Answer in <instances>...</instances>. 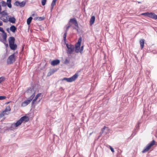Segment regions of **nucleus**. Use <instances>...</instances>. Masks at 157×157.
Wrapping results in <instances>:
<instances>
[{"label": "nucleus", "instance_id": "f257e3e1", "mask_svg": "<svg viewBox=\"0 0 157 157\" xmlns=\"http://www.w3.org/2000/svg\"><path fill=\"white\" fill-rule=\"evenodd\" d=\"M29 120V118L28 117L24 116L21 117L15 123L9 124L8 126L5 127L4 129L5 131H12L15 129L16 127H18L21 124L22 122L25 121V122L28 121Z\"/></svg>", "mask_w": 157, "mask_h": 157}, {"label": "nucleus", "instance_id": "5701e85b", "mask_svg": "<svg viewBox=\"0 0 157 157\" xmlns=\"http://www.w3.org/2000/svg\"><path fill=\"white\" fill-rule=\"evenodd\" d=\"M26 2L25 1H23L21 2H20V6L21 7H23L25 5Z\"/></svg>", "mask_w": 157, "mask_h": 157}, {"label": "nucleus", "instance_id": "2f4dec72", "mask_svg": "<svg viewBox=\"0 0 157 157\" xmlns=\"http://www.w3.org/2000/svg\"><path fill=\"white\" fill-rule=\"evenodd\" d=\"M11 110V109L10 107V106H8L6 107V109L5 110L6 111V112L7 111H10Z\"/></svg>", "mask_w": 157, "mask_h": 157}, {"label": "nucleus", "instance_id": "4be33fe9", "mask_svg": "<svg viewBox=\"0 0 157 157\" xmlns=\"http://www.w3.org/2000/svg\"><path fill=\"white\" fill-rule=\"evenodd\" d=\"M33 19V18L32 17H29L27 19V23L28 25H29L32 21V20Z\"/></svg>", "mask_w": 157, "mask_h": 157}, {"label": "nucleus", "instance_id": "4c0bfd02", "mask_svg": "<svg viewBox=\"0 0 157 157\" xmlns=\"http://www.w3.org/2000/svg\"><path fill=\"white\" fill-rule=\"evenodd\" d=\"M1 41L3 42L4 44L6 43L7 42L6 39H3V40H1Z\"/></svg>", "mask_w": 157, "mask_h": 157}, {"label": "nucleus", "instance_id": "dca6fc26", "mask_svg": "<svg viewBox=\"0 0 157 157\" xmlns=\"http://www.w3.org/2000/svg\"><path fill=\"white\" fill-rule=\"evenodd\" d=\"M95 20V17L94 16H92L90 19V24L91 25H92L94 22V21Z\"/></svg>", "mask_w": 157, "mask_h": 157}, {"label": "nucleus", "instance_id": "393cba45", "mask_svg": "<svg viewBox=\"0 0 157 157\" xmlns=\"http://www.w3.org/2000/svg\"><path fill=\"white\" fill-rule=\"evenodd\" d=\"M71 26V25L69 23H68L67 24V25H66V30L65 31V32H67L68 29L70 28V27Z\"/></svg>", "mask_w": 157, "mask_h": 157}, {"label": "nucleus", "instance_id": "7ed1b4c3", "mask_svg": "<svg viewBox=\"0 0 157 157\" xmlns=\"http://www.w3.org/2000/svg\"><path fill=\"white\" fill-rule=\"evenodd\" d=\"M66 46L67 48L66 51L67 53L68 54H71L75 50V47L72 45H69L66 44Z\"/></svg>", "mask_w": 157, "mask_h": 157}, {"label": "nucleus", "instance_id": "c85d7f7f", "mask_svg": "<svg viewBox=\"0 0 157 157\" xmlns=\"http://www.w3.org/2000/svg\"><path fill=\"white\" fill-rule=\"evenodd\" d=\"M55 72V71H54V70L50 71L48 73V76H50L51 75L53 74Z\"/></svg>", "mask_w": 157, "mask_h": 157}, {"label": "nucleus", "instance_id": "8fccbe9b", "mask_svg": "<svg viewBox=\"0 0 157 157\" xmlns=\"http://www.w3.org/2000/svg\"><path fill=\"white\" fill-rule=\"evenodd\" d=\"M74 29H75L77 31H78V29H76V28H75H75H74Z\"/></svg>", "mask_w": 157, "mask_h": 157}, {"label": "nucleus", "instance_id": "7c9ffc66", "mask_svg": "<svg viewBox=\"0 0 157 157\" xmlns=\"http://www.w3.org/2000/svg\"><path fill=\"white\" fill-rule=\"evenodd\" d=\"M75 51L76 53H78L79 52L80 47H77L76 48V47H75Z\"/></svg>", "mask_w": 157, "mask_h": 157}, {"label": "nucleus", "instance_id": "f3484780", "mask_svg": "<svg viewBox=\"0 0 157 157\" xmlns=\"http://www.w3.org/2000/svg\"><path fill=\"white\" fill-rule=\"evenodd\" d=\"M144 40L143 39H141L140 41V44L141 49H142L144 47Z\"/></svg>", "mask_w": 157, "mask_h": 157}, {"label": "nucleus", "instance_id": "49530a36", "mask_svg": "<svg viewBox=\"0 0 157 157\" xmlns=\"http://www.w3.org/2000/svg\"><path fill=\"white\" fill-rule=\"evenodd\" d=\"M2 10V7H1V5H0V12Z\"/></svg>", "mask_w": 157, "mask_h": 157}, {"label": "nucleus", "instance_id": "f704fd0d", "mask_svg": "<svg viewBox=\"0 0 157 157\" xmlns=\"http://www.w3.org/2000/svg\"><path fill=\"white\" fill-rule=\"evenodd\" d=\"M20 2L18 1H16L14 3V5L15 6H20Z\"/></svg>", "mask_w": 157, "mask_h": 157}, {"label": "nucleus", "instance_id": "20e7f679", "mask_svg": "<svg viewBox=\"0 0 157 157\" xmlns=\"http://www.w3.org/2000/svg\"><path fill=\"white\" fill-rule=\"evenodd\" d=\"M155 143V140H153L147 145L144 149L142 151V152L144 153L148 151L150 149L151 147Z\"/></svg>", "mask_w": 157, "mask_h": 157}, {"label": "nucleus", "instance_id": "ddd939ff", "mask_svg": "<svg viewBox=\"0 0 157 157\" xmlns=\"http://www.w3.org/2000/svg\"><path fill=\"white\" fill-rule=\"evenodd\" d=\"M9 46L11 49L15 50L17 48V45L14 43L10 44Z\"/></svg>", "mask_w": 157, "mask_h": 157}, {"label": "nucleus", "instance_id": "6e6d98bb", "mask_svg": "<svg viewBox=\"0 0 157 157\" xmlns=\"http://www.w3.org/2000/svg\"><path fill=\"white\" fill-rule=\"evenodd\" d=\"M140 3V2H138V3Z\"/></svg>", "mask_w": 157, "mask_h": 157}, {"label": "nucleus", "instance_id": "b1692460", "mask_svg": "<svg viewBox=\"0 0 157 157\" xmlns=\"http://www.w3.org/2000/svg\"><path fill=\"white\" fill-rule=\"evenodd\" d=\"M105 129H108V127H106L105 126H104V128L101 129V131L100 132L101 135L104 132V131L105 130Z\"/></svg>", "mask_w": 157, "mask_h": 157}, {"label": "nucleus", "instance_id": "de8ad7c7", "mask_svg": "<svg viewBox=\"0 0 157 157\" xmlns=\"http://www.w3.org/2000/svg\"><path fill=\"white\" fill-rule=\"evenodd\" d=\"M10 101H8L6 102V104H8L10 103Z\"/></svg>", "mask_w": 157, "mask_h": 157}, {"label": "nucleus", "instance_id": "c756f323", "mask_svg": "<svg viewBox=\"0 0 157 157\" xmlns=\"http://www.w3.org/2000/svg\"><path fill=\"white\" fill-rule=\"evenodd\" d=\"M0 13L2 15H7V13L5 11H2V12L1 11Z\"/></svg>", "mask_w": 157, "mask_h": 157}, {"label": "nucleus", "instance_id": "1a4fd4ad", "mask_svg": "<svg viewBox=\"0 0 157 157\" xmlns=\"http://www.w3.org/2000/svg\"><path fill=\"white\" fill-rule=\"evenodd\" d=\"M69 22L72 23L75 26L78 28V22L75 18L71 19L70 20Z\"/></svg>", "mask_w": 157, "mask_h": 157}, {"label": "nucleus", "instance_id": "0eeeda50", "mask_svg": "<svg viewBox=\"0 0 157 157\" xmlns=\"http://www.w3.org/2000/svg\"><path fill=\"white\" fill-rule=\"evenodd\" d=\"M33 98V96H30V97L27 100L22 102L21 104V106L24 107L28 104H29L32 101Z\"/></svg>", "mask_w": 157, "mask_h": 157}, {"label": "nucleus", "instance_id": "473e14b6", "mask_svg": "<svg viewBox=\"0 0 157 157\" xmlns=\"http://www.w3.org/2000/svg\"><path fill=\"white\" fill-rule=\"evenodd\" d=\"M47 0H42L41 3L43 6H44L45 5Z\"/></svg>", "mask_w": 157, "mask_h": 157}, {"label": "nucleus", "instance_id": "412c9836", "mask_svg": "<svg viewBox=\"0 0 157 157\" xmlns=\"http://www.w3.org/2000/svg\"><path fill=\"white\" fill-rule=\"evenodd\" d=\"M44 19V17H36L34 19L35 20H38L40 21L43 20Z\"/></svg>", "mask_w": 157, "mask_h": 157}, {"label": "nucleus", "instance_id": "e433bc0d", "mask_svg": "<svg viewBox=\"0 0 157 157\" xmlns=\"http://www.w3.org/2000/svg\"><path fill=\"white\" fill-rule=\"evenodd\" d=\"M83 46H82L81 47L80 49L79 50V52H80L81 53H82V52L83 50Z\"/></svg>", "mask_w": 157, "mask_h": 157}, {"label": "nucleus", "instance_id": "a878e982", "mask_svg": "<svg viewBox=\"0 0 157 157\" xmlns=\"http://www.w3.org/2000/svg\"><path fill=\"white\" fill-rule=\"evenodd\" d=\"M6 112V111H5L4 110V111H3L2 112V113H0V117L2 118V117H4L5 115V114Z\"/></svg>", "mask_w": 157, "mask_h": 157}, {"label": "nucleus", "instance_id": "37998d69", "mask_svg": "<svg viewBox=\"0 0 157 157\" xmlns=\"http://www.w3.org/2000/svg\"><path fill=\"white\" fill-rule=\"evenodd\" d=\"M2 25H3L2 22V21H0V26H2Z\"/></svg>", "mask_w": 157, "mask_h": 157}, {"label": "nucleus", "instance_id": "3c124183", "mask_svg": "<svg viewBox=\"0 0 157 157\" xmlns=\"http://www.w3.org/2000/svg\"><path fill=\"white\" fill-rule=\"evenodd\" d=\"M3 21L5 22H6V19H4V20H3Z\"/></svg>", "mask_w": 157, "mask_h": 157}, {"label": "nucleus", "instance_id": "4468645a", "mask_svg": "<svg viewBox=\"0 0 157 157\" xmlns=\"http://www.w3.org/2000/svg\"><path fill=\"white\" fill-rule=\"evenodd\" d=\"M156 15L154 13H149L148 17L155 19Z\"/></svg>", "mask_w": 157, "mask_h": 157}, {"label": "nucleus", "instance_id": "a18cd8bd", "mask_svg": "<svg viewBox=\"0 0 157 157\" xmlns=\"http://www.w3.org/2000/svg\"><path fill=\"white\" fill-rule=\"evenodd\" d=\"M57 0H53L52 2H56Z\"/></svg>", "mask_w": 157, "mask_h": 157}, {"label": "nucleus", "instance_id": "bb28decb", "mask_svg": "<svg viewBox=\"0 0 157 157\" xmlns=\"http://www.w3.org/2000/svg\"><path fill=\"white\" fill-rule=\"evenodd\" d=\"M2 37L3 39H6L7 35L6 33L5 32L3 33V34L2 35Z\"/></svg>", "mask_w": 157, "mask_h": 157}, {"label": "nucleus", "instance_id": "603ef678", "mask_svg": "<svg viewBox=\"0 0 157 157\" xmlns=\"http://www.w3.org/2000/svg\"><path fill=\"white\" fill-rule=\"evenodd\" d=\"M155 19H157V15H156Z\"/></svg>", "mask_w": 157, "mask_h": 157}, {"label": "nucleus", "instance_id": "c03bdc74", "mask_svg": "<svg viewBox=\"0 0 157 157\" xmlns=\"http://www.w3.org/2000/svg\"><path fill=\"white\" fill-rule=\"evenodd\" d=\"M53 8H54V7H52L51 6V11H52V10L53 9Z\"/></svg>", "mask_w": 157, "mask_h": 157}, {"label": "nucleus", "instance_id": "423d86ee", "mask_svg": "<svg viewBox=\"0 0 157 157\" xmlns=\"http://www.w3.org/2000/svg\"><path fill=\"white\" fill-rule=\"evenodd\" d=\"M11 2V0H7V3L4 1H2L0 2V3L2 7H5L7 5L9 8H11L12 7Z\"/></svg>", "mask_w": 157, "mask_h": 157}, {"label": "nucleus", "instance_id": "864d4df0", "mask_svg": "<svg viewBox=\"0 0 157 157\" xmlns=\"http://www.w3.org/2000/svg\"><path fill=\"white\" fill-rule=\"evenodd\" d=\"M34 16V14H33L32 15V16Z\"/></svg>", "mask_w": 157, "mask_h": 157}, {"label": "nucleus", "instance_id": "a211bd4d", "mask_svg": "<svg viewBox=\"0 0 157 157\" xmlns=\"http://www.w3.org/2000/svg\"><path fill=\"white\" fill-rule=\"evenodd\" d=\"M10 31H11L12 32L14 33L16 30L17 28L15 27V26L13 25L10 27Z\"/></svg>", "mask_w": 157, "mask_h": 157}, {"label": "nucleus", "instance_id": "cd10ccee", "mask_svg": "<svg viewBox=\"0 0 157 157\" xmlns=\"http://www.w3.org/2000/svg\"><path fill=\"white\" fill-rule=\"evenodd\" d=\"M67 32H65L63 35V40L64 42H66V36H67Z\"/></svg>", "mask_w": 157, "mask_h": 157}, {"label": "nucleus", "instance_id": "f03ea898", "mask_svg": "<svg viewBox=\"0 0 157 157\" xmlns=\"http://www.w3.org/2000/svg\"><path fill=\"white\" fill-rule=\"evenodd\" d=\"M78 73H76L73 76L70 78H64L62 79V81L65 80L68 82H71L75 80L78 78Z\"/></svg>", "mask_w": 157, "mask_h": 157}, {"label": "nucleus", "instance_id": "79ce46f5", "mask_svg": "<svg viewBox=\"0 0 157 157\" xmlns=\"http://www.w3.org/2000/svg\"><path fill=\"white\" fill-rule=\"evenodd\" d=\"M4 44H5V46H6V47H8V44H6V43H4Z\"/></svg>", "mask_w": 157, "mask_h": 157}, {"label": "nucleus", "instance_id": "58836bf2", "mask_svg": "<svg viewBox=\"0 0 157 157\" xmlns=\"http://www.w3.org/2000/svg\"><path fill=\"white\" fill-rule=\"evenodd\" d=\"M109 148H110V150H111V151L113 152H114V150L113 149V148H112L111 146H109Z\"/></svg>", "mask_w": 157, "mask_h": 157}, {"label": "nucleus", "instance_id": "09e8293b", "mask_svg": "<svg viewBox=\"0 0 157 157\" xmlns=\"http://www.w3.org/2000/svg\"><path fill=\"white\" fill-rule=\"evenodd\" d=\"M105 130L106 131H108L109 130V128H108V129H105Z\"/></svg>", "mask_w": 157, "mask_h": 157}, {"label": "nucleus", "instance_id": "f8f14e48", "mask_svg": "<svg viewBox=\"0 0 157 157\" xmlns=\"http://www.w3.org/2000/svg\"><path fill=\"white\" fill-rule=\"evenodd\" d=\"M82 41V38L81 37H80L78 40V42L76 44H75V47H76V48H77V47H80V46L81 44V43Z\"/></svg>", "mask_w": 157, "mask_h": 157}, {"label": "nucleus", "instance_id": "39448f33", "mask_svg": "<svg viewBox=\"0 0 157 157\" xmlns=\"http://www.w3.org/2000/svg\"><path fill=\"white\" fill-rule=\"evenodd\" d=\"M15 56L14 53L9 56L7 60L8 64H12L15 62L16 59L15 58Z\"/></svg>", "mask_w": 157, "mask_h": 157}, {"label": "nucleus", "instance_id": "6ab92c4d", "mask_svg": "<svg viewBox=\"0 0 157 157\" xmlns=\"http://www.w3.org/2000/svg\"><path fill=\"white\" fill-rule=\"evenodd\" d=\"M9 21L12 23H14L16 21V19L14 17H10L9 18Z\"/></svg>", "mask_w": 157, "mask_h": 157}, {"label": "nucleus", "instance_id": "aec40b11", "mask_svg": "<svg viewBox=\"0 0 157 157\" xmlns=\"http://www.w3.org/2000/svg\"><path fill=\"white\" fill-rule=\"evenodd\" d=\"M70 63V59L68 57L66 59L64 60L63 63L65 64H67Z\"/></svg>", "mask_w": 157, "mask_h": 157}, {"label": "nucleus", "instance_id": "6e6552de", "mask_svg": "<svg viewBox=\"0 0 157 157\" xmlns=\"http://www.w3.org/2000/svg\"><path fill=\"white\" fill-rule=\"evenodd\" d=\"M26 92L29 95H31L30 96H33V98L35 96V91L33 88H30L28 89Z\"/></svg>", "mask_w": 157, "mask_h": 157}, {"label": "nucleus", "instance_id": "ea45409f", "mask_svg": "<svg viewBox=\"0 0 157 157\" xmlns=\"http://www.w3.org/2000/svg\"><path fill=\"white\" fill-rule=\"evenodd\" d=\"M56 4V2H52L51 4V6L52 7H54V6Z\"/></svg>", "mask_w": 157, "mask_h": 157}, {"label": "nucleus", "instance_id": "9b49d317", "mask_svg": "<svg viewBox=\"0 0 157 157\" xmlns=\"http://www.w3.org/2000/svg\"><path fill=\"white\" fill-rule=\"evenodd\" d=\"M15 38L13 36H11L9 37V42L10 44H14L15 43Z\"/></svg>", "mask_w": 157, "mask_h": 157}, {"label": "nucleus", "instance_id": "72a5a7b5", "mask_svg": "<svg viewBox=\"0 0 157 157\" xmlns=\"http://www.w3.org/2000/svg\"><path fill=\"white\" fill-rule=\"evenodd\" d=\"M6 97L4 96H0V100H2L6 98Z\"/></svg>", "mask_w": 157, "mask_h": 157}, {"label": "nucleus", "instance_id": "2eb2a0df", "mask_svg": "<svg viewBox=\"0 0 157 157\" xmlns=\"http://www.w3.org/2000/svg\"><path fill=\"white\" fill-rule=\"evenodd\" d=\"M41 94L39 93L35 97V98L33 100L32 102V105H33V104L36 101L37 99L41 95Z\"/></svg>", "mask_w": 157, "mask_h": 157}, {"label": "nucleus", "instance_id": "9d476101", "mask_svg": "<svg viewBox=\"0 0 157 157\" xmlns=\"http://www.w3.org/2000/svg\"><path fill=\"white\" fill-rule=\"evenodd\" d=\"M60 63V60L59 59H56L52 61L51 62V65L55 66L59 64Z\"/></svg>", "mask_w": 157, "mask_h": 157}, {"label": "nucleus", "instance_id": "c9c22d12", "mask_svg": "<svg viewBox=\"0 0 157 157\" xmlns=\"http://www.w3.org/2000/svg\"><path fill=\"white\" fill-rule=\"evenodd\" d=\"M148 14H149V13L147 12V13H142L141 14V15H144L145 16H147L148 17Z\"/></svg>", "mask_w": 157, "mask_h": 157}, {"label": "nucleus", "instance_id": "a19ab883", "mask_svg": "<svg viewBox=\"0 0 157 157\" xmlns=\"http://www.w3.org/2000/svg\"><path fill=\"white\" fill-rule=\"evenodd\" d=\"M0 31L2 32V33L5 32L3 29L1 27H0Z\"/></svg>", "mask_w": 157, "mask_h": 157}, {"label": "nucleus", "instance_id": "5fc2aeb1", "mask_svg": "<svg viewBox=\"0 0 157 157\" xmlns=\"http://www.w3.org/2000/svg\"><path fill=\"white\" fill-rule=\"evenodd\" d=\"M136 127H138V125H136Z\"/></svg>", "mask_w": 157, "mask_h": 157}]
</instances>
